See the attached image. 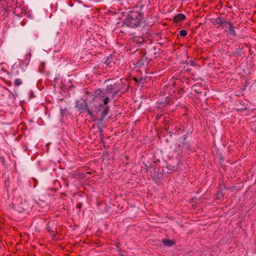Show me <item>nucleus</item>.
Wrapping results in <instances>:
<instances>
[{
	"instance_id": "aec40b11",
	"label": "nucleus",
	"mask_w": 256,
	"mask_h": 256,
	"mask_svg": "<svg viewBox=\"0 0 256 256\" xmlns=\"http://www.w3.org/2000/svg\"><path fill=\"white\" fill-rule=\"evenodd\" d=\"M21 208H22V210L21 211L24 210L26 209V208H24V206H22Z\"/></svg>"
},
{
	"instance_id": "39448f33",
	"label": "nucleus",
	"mask_w": 256,
	"mask_h": 256,
	"mask_svg": "<svg viewBox=\"0 0 256 256\" xmlns=\"http://www.w3.org/2000/svg\"><path fill=\"white\" fill-rule=\"evenodd\" d=\"M216 24H218L220 26H223L224 24H228V22H226L224 19L220 17L218 18L216 20Z\"/></svg>"
},
{
	"instance_id": "6e6552de",
	"label": "nucleus",
	"mask_w": 256,
	"mask_h": 256,
	"mask_svg": "<svg viewBox=\"0 0 256 256\" xmlns=\"http://www.w3.org/2000/svg\"><path fill=\"white\" fill-rule=\"evenodd\" d=\"M162 242L166 246H171L174 244V242L170 240H162Z\"/></svg>"
},
{
	"instance_id": "412c9836",
	"label": "nucleus",
	"mask_w": 256,
	"mask_h": 256,
	"mask_svg": "<svg viewBox=\"0 0 256 256\" xmlns=\"http://www.w3.org/2000/svg\"><path fill=\"white\" fill-rule=\"evenodd\" d=\"M80 206H81V204H78V208H80Z\"/></svg>"
},
{
	"instance_id": "ddd939ff",
	"label": "nucleus",
	"mask_w": 256,
	"mask_h": 256,
	"mask_svg": "<svg viewBox=\"0 0 256 256\" xmlns=\"http://www.w3.org/2000/svg\"><path fill=\"white\" fill-rule=\"evenodd\" d=\"M30 56H31V54L30 53L28 54V55L26 56V57L28 58V62L26 63V66H27L28 64V62H29L30 60Z\"/></svg>"
},
{
	"instance_id": "9b49d317",
	"label": "nucleus",
	"mask_w": 256,
	"mask_h": 256,
	"mask_svg": "<svg viewBox=\"0 0 256 256\" xmlns=\"http://www.w3.org/2000/svg\"><path fill=\"white\" fill-rule=\"evenodd\" d=\"M180 34L181 36H184L187 34V32L186 30H182L180 32Z\"/></svg>"
},
{
	"instance_id": "7ed1b4c3",
	"label": "nucleus",
	"mask_w": 256,
	"mask_h": 256,
	"mask_svg": "<svg viewBox=\"0 0 256 256\" xmlns=\"http://www.w3.org/2000/svg\"><path fill=\"white\" fill-rule=\"evenodd\" d=\"M186 135L184 134L183 138L179 140L180 144L178 146V150H182L184 148H188L189 146L188 144L186 141Z\"/></svg>"
},
{
	"instance_id": "4be33fe9",
	"label": "nucleus",
	"mask_w": 256,
	"mask_h": 256,
	"mask_svg": "<svg viewBox=\"0 0 256 256\" xmlns=\"http://www.w3.org/2000/svg\"><path fill=\"white\" fill-rule=\"evenodd\" d=\"M255 130L256 131V130Z\"/></svg>"
},
{
	"instance_id": "6ab92c4d",
	"label": "nucleus",
	"mask_w": 256,
	"mask_h": 256,
	"mask_svg": "<svg viewBox=\"0 0 256 256\" xmlns=\"http://www.w3.org/2000/svg\"><path fill=\"white\" fill-rule=\"evenodd\" d=\"M140 39L141 40H140V41H139V42H140V43H142V42H144L143 39H142V38H140Z\"/></svg>"
},
{
	"instance_id": "2eb2a0df",
	"label": "nucleus",
	"mask_w": 256,
	"mask_h": 256,
	"mask_svg": "<svg viewBox=\"0 0 256 256\" xmlns=\"http://www.w3.org/2000/svg\"><path fill=\"white\" fill-rule=\"evenodd\" d=\"M44 65H45V62H42L41 63V66L42 68H44Z\"/></svg>"
},
{
	"instance_id": "4468645a",
	"label": "nucleus",
	"mask_w": 256,
	"mask_h": 256,
	"mask_svg": "<svg viewBox=\"0 0 256 256\" xmlns=\"http://www.w3.org/2000/svg\"><path fill=\"white\" fill-rule=\"evenodd\" d=\"M106 114H102V116L101 117L100 120V121H102V120H104V116H106Z\"/></svg>"
},
{
	"instance_id": "9d476101",
	"label": "nucleus",
	"mask_w": 256,
	"mask_h": 256,
	"mask_svg": "<svg viewBox=\"0 0 256 256\" xmlns=\"http://www.w3.org/2000/svg\"><path fill=\"white\" fill-rule=\"evenodd\" d=\"M22 84V80L20 78L16 79L14 81V84L16 86H19Z\"/></svg>"
},
{
	"instance_id": "dca6fc26",
	"label": "nucleus",
	"mask_w": 256,
	"mask_h": 256,
	"mask_svg": "<svg viewBox=\"0 0 256 256\" xmlns=\"http://www.w3.org/2000/svg\"><path fill=\"white\" fill-rule=\"evenodd\" d=\"M116 93H117V92H114V93H113V94H112V98H114L115 96H116Z\"/></svg>"
},
{
	"instance_id": "1a4fd4ad",
	"label": "nucleus",
	"mask_w": 256,
	"mask_h": 256,
	"mask_svg": "<svg viewBox=\"0 0 256 256\" xmlns=\"http://www.w3.org/2000/svg\"><path fill=\"white\" fill-rule=\"evenodd\" d=\"M82 110H85L86 112H87L89 114L92 115V112L90 110L87 104H86V103L84 104V108H82Z\"/></svg>"
},
{
	"instance_id": "423d86ee",
	"label": "nucleus",
	"mask_w": 256,
	"mask_h": 256,
	"mask_svg": "<svg viewBox=\"0 0 256 256\" xmlns=\"http://www.w3.org/2000/svg\"><path fill=\"white\" fill-rule=\"evenodd\" d=\"M228 24H229L230 26V27H229V32L230 34L232 35V36H236V33L234 29V26H232V24L228 22Z\"/></svg>"
},
{
	"instance_id": "f8f14e48",
	"label": "nucleus",
	"mask_w": 256,
	"mask_h": 256,
	"mask_svg": "<svg viewBox=\"0 0 256 256\" xmlns=\"http://www.w3.org/2000/svg\"><path fill=\"white\" fill-rule=\"evenodd\" d=\"M167 168L170 170H176V166H170V165L168 166Z\"/></svg>"
},
{
	"instance_id": "0eeeda50",
	"label": "nucleus",
	"mask_w": 256,
	"mask_h": 256,
	"mask_svg": "<svg viewBox=\"0 0 256 256\" xmlns=\"http://www.w3.org/2000/svg\"><path fill=\"white\" fill-rule=\"evenodd\" d=\"M114 88L112 84H110L107 86L106 89L104 91L106 92V94H111L113 92Z\"/></svg>"
},
{
	"instance_id": "f03ea898",
	"label": "nucleus",
	"mask_w": 256,
	"mask_h": 256,
	"mask_svg": "<svg viewBox=\"0 0 256 256\" xmlns=\"http://www.w3.org/2000/svg\"><path fill=\"white\" fill-rule=\"evenodd\" d=\"M106 92L104 90L98 89L95 92L94 98H103L104 106L106 105L109 102L110 98L108 96H106Z\"/></svg>"
},
{
	"instance_id": "f257e3e1",
	"label": "nucleus",
	"mask_w": 256,
	"mask_h": 256,
	"mask_svg": "<svg viewBox=\"0 0 256 256\" xmlns=\"http://www.w3.org/2000/svg\"><path fill=\"white\" fill-rule=\"evenodd\" d=\"M142 18V16L138 12H130L127 18L124 20L125 25L130 28L138 26Z\"/></svg>"
},
{
	"instance_id": "f3484780",
	"label": "nucleus",
	"mask_w": 256,
	"mask_h": 256,
	"mask_svg": "<svg viewBox=\"0 0 256 256\" xmlns=\"http://www.w3.org/2000/svg\"><path fill=\"white\" fill-rule=\"evenodd\" d=\"M47 229L48 230V231L50 232H53L52 230H51L50 229V226H47Z\"/></svg>"
},
{
	"instance_id": "20e7f679",
	"label": "nucleus",
	"mask_w": 256,
	"mask_h": 256,
	"mask_svg": "<svg viewBox=\"0 0 256 256\" xmlns=\"http://www.w3.org/2000/svg\"><path fill=\"white\" fill-rule=\"evenodd\" d=\"M186 18L185 15L182 14H178L174 16V20L175 22H180Z\"/></svg>"
},
{
	"instance_id": "a211bd4d",
	"label": "nucleus",
	"mask_w": 256,
	"mask_h": 256,
	"mask_svg": "<svg viewBox=\"0 0 256 256\" xmlns=\"http://www.w3.org/2000/svg\"><path fill=\"white\" fill-rule=\"evenodd\" d=\"M134 80L136 82H138V78H134Z\"/></svg>"
}]
</instances>
